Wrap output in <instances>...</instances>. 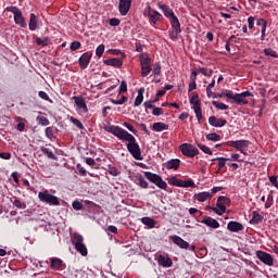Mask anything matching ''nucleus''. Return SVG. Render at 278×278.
<instances>
[{
    "instance_id": "1",
    "label": "nucleus",
    "mask_w": 278,
    "mask_h": 278,
    "mask_svg": "<svg viewBox=\"0 0 278 278\" xmlns=\"http://www.w3.org/2000/svg\"><path fill=\"white\" fill-rule=\"evenodd\" d=\"M104 130L118 138V140L128 142L126 147L130 155H132L135 160H142V151L140 150L138 142H136V137H134V135L129 134L127 130L121 128L119 126L114 125L104 126Z\"/></svg>"
},
{
    "instance_id": "2",
    "label": "nucleus",
    "mask_w": 278,
    "mask_h": 278,
    "mask_svg": "<svg viewBox=\"0 0 278 278\" xmlns=\"http://www.w3.org/2000/svg\"><path fill=\"white\" fill-rule=\"evenodd\" d=\"M157 7L163 12L164 16L168 18L173 30L176 31V34H179L181 31V23H179V18L175 15L173 9L162 2H159Z\"/></svg>"
},
{
    "instance_id": "3",
    "label": "nucleus",
    "mask_w": 278,
    "mask_h": 278,
    "mask_svg": "<svg viewBox=\"0 0 278 278\" xmlns=\"http://www.w3.org/2000/svg\"><path fill=\"white\" fill-rule=\"evenodd\" d=\"M72 242L75 245V249L80 255H88V248H86L84 243V237L77 232H75L72 237Z\"/></svg>"
},
{
    "instance_id": "4",
    "label": "nucleus",
    "mask_w": 278,
    "mask_h": 278,
    "mask_svg": "<svg viewBox=\"0 0 278 278\" xmlns=\"http://www.w3.org/2000/svg\"><path fill=\"white\" fill-rule=\"evenodd\" d=\"M140 60V66H141V77H148V75L153 71L151 67V59L149 58V54L141 53L139 55Z\"/></svg>"
},
{
    "instance_id": "5",
    "label": "nucleus",
    "mask_w": 278,
    "mask_h": 278,
    "mask_svg": "<svg viewBox=\"0 0 278 278\" xmlns=\"http://www.w3.org/2000/svg\"><path fill=\"white\" fill-rule=\"evenodd\" d=\"M38 199L41 203H46V205H60V199L51 193L46 191H40L38 193Z\"/></svg>"
},
{
    "instance_id": "6",
    "label": "nucleus",
    "mask_w": 278,
    "mask_h": 278,
    "mask_svg": "<svg viewBox=\"0 0 278 278\" xmlns=\"http://www.w3.org/2000/svg\"><path fill=\"white\" fill-rule=\"evenodd\" d=\"M7 12H11L14 15L15 25H20V27H27V22H25V17H23V12L20 11L16 7L7 8Z\"/></svg>"
},
{
    "instance_id": "7",
    "label": "nucleus",
    "mask_w": 278,
    "mask_h": 278,
    "mask_svg": "<svg viewBox=\"0 0 278 278\" xmlns=\"http://www.w3.org/2000/svg\"><path fill=\"white\" fill-rule=\"evenodd\" d=\"M179 151L185 155V157H197V155H199V149L192 143L180 144Z\"/></svg>"
},
{
    "instance_id": "8",
    "label": "nucleus",
    "mask_w": 278,
    "mask_h": 278,
    "mask_svg": "<svg viewBox=\"0 0 278 278\" xmlns=\"http://www.w3.org/2000/svg\"><path fill=\"white\" fill-rule=\"evenodd\" d=\"M146 177L147 179H149V181H151L152 184H155L157 188H160L161 190H166L168 188V185L166 184V181H164V179H162V176L157 174L146 172Z\"/></svg>"
},
{
    "instance_id": "9",
    "label": "nucleus",
    "mask_w": 278,
    "mask_h": 278,
    "mask_svg": "<svg viewBox=\"0 0 278 278\" xmlns=\"http://www.w3.org/2000/svg\"><path fill=\"white\" fill-rule=\"evenodd\" d=\"M229 204V198L227 197H219L217 199V204L215 207H212V211L215 212V214H217L218 216H223V214H225V212H227V205Z\"/></svg>"
},
{
    "instance_id": "10",
    "label": "nucleus",
    "mask_w": 278,
    "mask_h": 278,
    "mask_svg": "<svg viewBox=\"0 0 278 278\" xmlns=\"http://www.w3.org/2000/svg\"><path fill=\"white\" fill-rule=\"evenodd\" d=\"M249 144L251 142L249 140H237V141H228L227 146L237 149L243 155H247V150L249 149Z\"/></svg>"
},
{
    "instance_id": "11",
    "label": "nucleus",
    "mask_w": 278,
    "mask_h": 278,
    "mask_svg": "<svg viewBox=\"0 0 278 278\" xmlns=\"http://www.w3.org/2000/svg\"><path fill=\"white\" fill-rule=\"evenodd\" d=\"M190 103L191 105H193V112L197 116V119L201 122V119L203 118V113L201 110V102H199V96H192L190 99Z\"/></svg>"
},
{
    "instance_id": "12",
    "label": "nucleus",
    "mask_w": 278,
    "mask_h": 278,
    "mask_svg": "<svg viewBox=\"0 0 278 278\" xmlns=\"http://www.w3.org/2000/svg\"><path fill=\"white\" fill-rule=\"evenodd\" d=\"M247 97H253V93H251L250 91L236 93L235 103H237V105H247V103H249V100H247Z\"/></svg>"
},
{
    "instance_id": "13",
    "label": "nucleus",
    "mask_w": 278,
    "mask_h": 278,
    "mask_svg": "<svg viewBox=\"0 0 278 278\" xmlns=\"http://www.w3.org/2000/svg\"><path fill=\"white\" fill-rule=\"evenodd\" d=\"M256 257H258L263 262V264H266V266H273L274 264L273 255L264 251H256Z\"/></svg>"
},
{
    "instance_id": "14",
    "label": "nucleus",
    "mask_w": 278,
    "mask_h": 278,
    "mask_svg": "<svg viewBox=\"0 0 278 278\" xmlns=\"http://www.w3.org/2000/svg\"><path fill=\"white\" fill-rule=\"evenodd\" d=\"M131 1L132 0H119L118 10L122 16H127L129 10H131Z\"/></svg>"
},
{
    "instance_id": "15",
    "label": "nucleus",
    "mask_w": 278,
    "mask_h": 278,
    "mask_svg": "<svg viewBox=\"0 0 278 278\" xmlns=\"http://www.w3.org/2000/svg\"><path fill=\"white\" fill-rule=\"evenodd\" d=\"M170 240L172 242H174V244H176V247H179V249H188V247H190V243H188V241L184 240L177 235L170 236Z\"/></svg>"
},
{
    "instance_id": "16",
    "label": "nucleus",
    "mask_w": 278,
    "mask_h": 278,
    "mask_svg": "<svg viewBox=\"0 0 278 278\" xmlns=\"http://www.w3.org/2000/svg\"><path fill=\"white\" fill-rule=\"evenodd\" d=\"M157 264L159 266H163V268H170V266H173V260L168 256L160 254L157 257Z\"/></svg>"
},
{
    "instance_id": "17",
    "label": "nucleus",
    "mask_w": 278,
    "mask_h": 278,
    "mask_svg": "<svg viewBox=\"0 0 278 278\" xmlns=\"http://www.w3.org/2000/svg\"><path fill=\"white\" fill-rule=\"evenodd\" d=\"M208 124L212 127H225V125H227V119L217 118L216 116H210Z\"/></svg>"
},
{
    "instance_id": "18",
    "label": "nucleus",
    "mask_w": 278,
    "mask_h": 278,
    "mask_svg": "<svg viewBox=\"0 0 278 278\" xmlns=\"http://www.w3.org/2000/svg\"><path fill=\"white\" fill-rule=\"evenodd\" d=\"M75 105L84 114L88 112V105L86 104V100L81 97H74Z\"/></svg>"
},
{
    "instance_id": "19",
    "label": "nucleus",
    "mask_w": 278,
    "mask_h": 278,
    "mask_svg": "<svg viewBox=\"0 0 278 278\" xmlns=\"http://www.w3.org/2000/svg\"><path fill=\"white\" fill-rule=\"evenodd\" d=\"M227 229H228V231H231L232 233H238V231H242V229H244V226L238 222H229L227 224Z\"/></svg>"
},
{
    "instance_id": "20",
    "label": "nucleus",
    "mask_w": 278,
    "mask_h": 278,
    "mask_svg": "<svg viewBox=\"0 0 278 278\" xmlns=\"http://www.w3.org/2000/svg\"><path fill=\"white\" fill-rule=\"evenodd\" d=\"M181 166V161L179 159H172L165 163V168L167 170H177Z\"/></svg>"
},
{
    "instance_id": "21",
    "label": "nucleus",
    "mask_w": 278,
    "mask_h": 278,
    "mask_svg": "<svg viewBox=\"0 0 278 278\" xmlns=\"http://www.w3.org/2000/svg\"><path fill=\"white\" fill-rule=\"evenodd\" d=\"M92 58L91 53H84L80 58H79V66L80 68L85 70L88 68V64H90V59Z\"/></svg>"
},
{
    "instance_id": "22",
    "label": "nucleus",
    "mask_w": 278,
    "mask_h": 278,
    "mask_svg": "<svg viewBox=\"0 0 278 278\" xmlns=\"http://www.w3.org/2000/svg\"><path fill=\"white\" fill-rule=\"evenodd\" d=\"M256 25L258 27H261V39L266 40V27H267L268 23L264 18H258L256 21Z\"/></svg>"
},
{
    "instance_id": "23",
    "label": "nucleus",
    "mask_w": 278,
    "mask_h": 278,
    "mask_svg": "<svg viewBox=\"0 0 278 278\" xmlns=\"http://www.w3.org/2000/svg\"><path fill=\"white\" fill-rule=\"evenodd\" d=\"M194 199H195V201H199L200 203H205V201H210V199H212V193H210L207 191L195 193Z\"/></svg>"
},
{
    "instance_id": "24",
    "label": "nucleus",
    "mask_w": 278,
    "mask_h": 278,
    "mask_svg": "<svg viewBox=\"0 0 278 278\" xmlns=\"http://www.w3.org/2000/svg\"><path fill=\"white\" fill-rule=\"evenodd\" d=\"M203 225H206V227H211V229H218L220 227V224L218 220L212 218V217H205L202 219Z\"/></svg>"
},
{
    "instance_id": "25",
    "label": "nucleus",
    "mask_w": 278,
    "mask_h": 278,
    "mask_svg": "<svg viewBox=\"0 0 278 278\" xmlns=\"http://www.w3.org/2000/svg\"><path fill=\"white\" fill-rule=\"evenodd\" d=\"M143 101H144V88L141 87V88L138 89V94L135 99L134 106L135 108H140V105H142Z\"/></svg>"
},
{
    "instance_id": "26",
    "label": "nucleus",
    "mask_w": 278,
    "mask_h": 278,
    "mask_svg": "<svg viewBox=\"0 0 278 278\" xmlns=\"http://www.w3.org/2000/svg\"><path fill=\"white\" fill-rule=\"evenodd\" d=\"M104 64H106V66H115V68H119V66H123V60L117 58L108 59L104 61Z\"/></svg>"
},
{
    "instance_id": "27",
    "label": "nucleus",
    "mask_w": 278,
    "mask_h": 278,
    "mask_svg": "<svg viewBox=\"0 0 278 278\" xmlns=\"http://www.w3.org/2000/svg\"><path fill=\"white\" fill-rule=\"evenodd\" d=\"M28 27L30 31H36V29H38V16L34 13L30 14Z\"/></svg>"
},
{
    "instance_id": "28",
    "label": "nucleus",
    "mask_w": 278,
    "mask_h": 278,
    "mask_svg": "<svg viewBox=\"0 0 278 278\" xmlns=\"http://www.w3.org/2000/svg\"><path fill=\"white\" fill-rule=\"evenodd\" d=\"M141 223L146 227H149V229H154L155 225H157V222L151 217H142Z\"/></svg>"
},
{
    "instance_id": "29",
    "label": "nucleus",
    "mask_w": 278,
    "mask_h": 278,
    "mask_svg": "<svg viewBox=\"0 0 278 278\" xmlns=\"http://www.w3.org/2000/svg\"><path fill=\"white\" fill-rule=\"evenodd\" d=\"M150 23L152 25H157L159 21H162V14L155 10L152 11V14L149 17Z\"/></svg>"
},
{
    "instance_id": "30",
    "label": "nucleus",
    "mask_w": 278,
    "mask_h": 278,
    "mask_svg": "<svg viewBox=\"0 0 278 278\" xmlns=\"http://www.w3.org/2000/svg\"><path fill=\"white\" fill-rule=\"evenodd\" d=\"M137 179V186H140V188L147 189L149 188V182L144 179V177L141 176V174H137L136 176Z\"/></svg>"
},
{
    "instance_id": "31",
    "label": "nucleus",
    "mask_w": 278,
    "mask_h": 278,
    "mask_svg": "<svg viewBox=\"0 0 278 278\" xmlns=\"http://www.w3.org/2000/svg\"><path fill=\"white\" fill-rule=\"evenodd\" d=\"M153 131H166L168 129V125L162 122L154 123L152 126Z\"/></svg>"
},
{
    "instance_id": "32",
    "label": "nucleus",
    "mask_w": 278,
    "mask_h": 278,
    "mask_svg": "<svg viewBox=\"0 0 278 278\" xmlns=\"http://www.w3.org/2000/svg\"><path fill=\"white\" fill-rule=\"evenodd\" d=\"M262 220H264V217L260 213L253 212V217L251 218L250 223L252 225H260Z\"/></svg>"
},
{
    "instance_id": "33",
    "label": "nucleus",
    "mask_w": 278,
    "mask_h": 278,
    "mask_svg": "<svg viewBox=\"0 0 278 278\" xmlns=\"http://www.w3.org/2000/svg\"><path fill=\"white\" fill-rule=\"evenodd\" d=\"M14 207H17V210H26L27 208V204L21 200H18L17 198H14V200L12 201Z\"/></svg>"
},
{
    "instance_id": "34",
    "label": "nucleus",
    "mask_w": 278,
    "mask_h": 278,
    "mask_svg": "<svg viewBox=\"0 0 278 278\" xmlns=\"http://www.w3.org/2000/svg\"><path fill=\"white\" fill-rule=\"evenodd\" d=\"M206 140L211 142H220V135L216 132H211L206 135Z\"/></svg>"
},
{
    "instance_id": "35",
    "label": "nucleus",
    "mask_w": 278,
    "mask_h": 278,
    "mask_svg": "<svg viewBox=\"0 0 278 278\" xmlns=\"http://www.w3.org/2000/svg\"><path fill=\"white\" fill-rule=\"evenodd\" d=\"M42 153L47 155L49 160H58V156L51 151L49 148H42L41 149Z\"/></svg>"
},
{
    "instance_id": "36",
    "label": "nucleus",
    "mask_w": 278,
    "mask_h": 278,
    "mask_svg": "<svg viewBox=\"0 0 278 278\" xmlns=\"http://www.w3.org/2000/svg\"><path fill=\"white\" fill-rule=\"evenodd\" d=\"M108 173L112 177H118V175H121V170L112 165L108 166Z\"/></svg>"
},
{
    "instance_id": "37",
    "label": "nucleus",
    "mask_w": 278,
    "mask_h": 278,
    "mask_svg": "<svg viewBox=\"0 0 278 278\" xmlns=\"http://www.w3.org/2000/svg\"><path fill=\"white\" fill-rule=\"evenodd\" d=\"M51 267L55 268L56 270H60V268H62V260H60V258H52L51 260Z\"/></svg>"
},
{
    "instance_id": "38",
    "label": "nucleus",
    "mask_w": 278,
    "mask_h": 278,
    "mask_svg": "<svg viewBox=\"0 0 278 278\" xmlns=\"http://www.w3.org/2000/svg\"><path fill=\"white\" fill-rule=\"evenodd\" d=\"M197 147H199V149L205 153L206 155H212V150L210 149V147L203 144V143H197Z\"/></svg>"
},
{
    "instance_id": "39",
    "label": "nucleus",
    "mask_w": 278,
    "mask_h": 278,
    "mask_svg": "<svg viewBox=\"0 0 278 278\" xmlns=\"http://www.w3.org/2000/svg\"><path fill=\"white\" fill-rule=\"evenodd\" d=\"M212 105H214V108H216L217 110H229V105H227L223 102L213 101Z\"/></svg>"
},
{
    "instance_id": "40",
    "label": "nucleus",
    "mask_w": 278,
    "mask_h": 278,
    "mask_svg": "<svg viewBox=\"0 0 278 278\" xmlns=\"http://www.w3.org/2000/svg\"><path fill=\"white\" fill-rule=\"evenodd\" d=\"M179 188H194V181H192V180H180Z\"/></svg>"
},
{
    "instance_id": "41",
    "label": "nucleus",
    "mask_w": 278,
    "mask_h": 278,
    "mask_svg": "<svg viewBox=\"0 0 278 278\" xmlns=\"http://www.w3.org/2000/svg\"><path fill=\"white\" fill-rule=\"evenodd\" d=\"M127 102V97L122 96V98L119 100H114L111 99V103H113V105H123Z\"/></svg>"
},
{
    "instance_id": "42",
    "label": "nucleus",
    "mask_w": 278,
    "mask_h": 278,
    "mask_svg": "<svg viewBox=\"0 0 278 278\" xmlns=\"http://www.w3.org/2000/svg\"><path fill=\"white\" fill-rule=\"evenodd\" d=\"M218 168L220 170V168H225L227 162H231V159H227V157H218Z\"/></svg>"
},
{
    "instance_id": "43",
    "label": "nucleus",
    "mask_w": 278,
    "mask_h": 278,
    "mask_svg": "<svg viewBox=\"0 0 278 278\" xmlns=\"http://www.w3.org/2000/svg\"><path fill=\"white\" fill-rule=\"evenodd\" d=\"M71 123H73V125H75V127H77L78 129H84V124H81V121L75 118V117H71L70 118Z\"/></svg>"
},
{
    "instance_id": "44",
    "label": "nucleus",
    "mask_w": 278,
    "mask_h": 278,
    "mask_svg": "<svg viewBox=\"0 0 278 278\" xmlns=\"http://www.w3.org/2000/svg\"><path fill=\"white\" fill-rule=\"evenodd\" d=\"M73 210H76V212H79V210H84V204H81V202H79V200H75L72 203Z\"/></svg>"
},
{
    "instance_id": "45",
    "label": "nucleus",
    "mask_w": 278,
    "mask_h": 278,
    "mask_svg": "<svg viewBox=\"0 0 278 278\" xmlns=\"http://www.w3.org/2000/svg\"><path fill=\"white\" fill-rule=\"evenodd\" d=\"M104 52H105V46H104V45H100V46L97 47V49H96V55H97L98 58H101Z\"/></svg>"
},
{
    "instance_id": "46",
    "label": "nucleus",
    "mask_w": 278,
    "mask_h": 278,
    "mask_svg": "<svg viewBox=\"0 0 278 278\" xmlns=\"http://www.w3.org/2000/svg\"><path fill=\"white\" fill-rule=\"evenodd\" d=\"M76 168L78 169V175H80L81 177H86L88 175V172L86 170V168H84V166H81V164H77Z\"/></svg>"
},
{
    "instance_id": "47",
    "label": "nucleus",
    "mask_w": 278,
    "mask_h": 278,
    "mask_svg": "<svg viewBox=\"0 0 278 278\" xmlns=\"http://www.w3.org/2000/svg\"><path fill=\"white\" fill-rule=\"evenodd\" d=\"M124 127H126V129H128V131H131V134H134L135 136L138 135V130H136V128H134V125L125 122Z\"/></svg>"
},
{
    "instance_id": "48",
    "label": "nucleus",
    "mask_w": 278,
    "mask_h": 278,
    "mask_svg": "<svg viewBox=\"0 0 278 278\" xmlns=\"http://www.w3.org/2000/svg\"><path fill=\"white\" fill-rule=\"evenodd\" d=\"M37 121H39V125H42L43 127H47L49 125V118L46 116H38Z\"/></svg>"
},
{
    "instance_id": "49",
    "label": "nucleus",
    "mask_w": 278,
    "mask_h": 278,
    "mask_svg": "<svg viewBox=\"0 0 278 278\" xmlns=\"http://www.w3.org/2000/svg\"><path fill=\"white\" fill-rule=\"evenodd\" d=\"M152 114L153 116H162V114H164V109L154 106Z\"/></svg>"
},
{
    "instance_id": "50",
    "label": "nucleus",
    "mask_w": 278,
    "mask_h": 278,
    "mask_svg": "<svg viewBox=\"0 0 278 278\" xmlns=\"http://www.w3.org/2000/svg\"><path fill=\"white\" fill-rule=\"evenodd\" d=\"M152 71H153V75H161V73H162V66L160 65V63H155V64L153 65Z\"/></svg>"
},
{
    "instance_id": "51",
    "label": "nucleus",
    "mask_w": 278,
    "mask_h": 278,
    "mask_svg": "<svg viewBox=\"0 0 278 278\" xmlns=\"http://www.w3.org/2000/svg\"><path fill=\"white\" fill-rule=\"evenodd\" d=\"M264 53H265V55H270V58H278L277 51H275L270 48L265 49Z\"/></svg>"
},
{
    "instance_id": "52",
    "label": "nucleus",
    "mask_w": 278,
    "mask_h": 278,
    "mask_svg": "<svg viewBox=\"0 0 278 278\" xmlns=\"http://www.w3.org/2000/svg\"><path fill=\"white\" fill-rule=\"evenodd\" d=\"M36 43L39 46V47H47L48 45V41H47V38H40V37H37L36 38Z\"/></svg>"
},
{
    "instance_id": "53",
    "label": "nucleus",
    "mask_w": 278,
    "mask_h": 278,
    "mask_svg": "<svg viewBox=\"0 0 278 278\" xmlns=\"http://www.w3.org/2000/svg\"><path fill=\"white\" fill-rule=\"evenodd\" d=\"M152 13H153V10L151 9V5L148 4V7L143 11V16L146 18H150Z\"/></svg>"
},
{
    "instance_id": "54",
    "label": "nucleus",
    "mask_w": 278,
    "mask_h": 278,
    "mask_svg": "<svg viewBox=\"0 0 278 278\" xmlns=\"http://www.w3.org/2000/svg\"><path fill=\"white\" fill-rule=\"evenodd\" d=\"M248 27L249 29H253V27H255V17L253 16L248 17Z\"/></svg>"
},
{
    "instance_id": "55",
    "label": "nucleus",
    "mask_w": 278,
    "mask_h": 278,
    "mask_svg": "<svg viewBox=\"0 0 278 278\" xmlns=\"http://www.w3.org/2000/svg\"><path fill=\"white\" fill-rule=\"evenodd\" d=\"M109 24L111 25V27H118V25H121V20L118 18H111Z\"/></svg>"
},
{
    "instance_id": "56",
    "label": "nucleus",
    "mask_w": 278,
    "mask_h": 278,
    "mask_svg": "<svg viewBox=\"0 0 278 278\" xmlns=\"http://www.w3.org/2000/svg\"><path fill=\"white\" fill-rule=\"evenodd\" d=\"M46 136L49 138V140H53V128L47 127L46 128Z\"/></svg>"
},
{
    "instance_id": "57",
    "label": "nucleus",
    "mask_w": 278,
    "mask_h": 278,
    "mask_svg": "<svg viewBox=\"0 0 278 278\" xmlns=\"http://www.w3.org/2000/svg\"><path fill=\"white\" fill-rule=\"evenodd\" d=\"M79 47H81V43L79 41H73L71 43V51H77V49H79Z\"/></svg>"
},
{
    "instance_id": "58",
    "label": "nucleus",
    "mask_w": 278,
    "mask_h": 278,
    "mask_svg": "<svg viewBox=\"0 0 278 278\" xmlns=\"http://www.w3.org/2000/svg\"><path fill=\"white\" fill-rule=\"evenodd\" d=\"M269 181H270V184H271L274 187H276L277 190H278V177H277V176H270V177H269Z\"/></svg>"
},
{
    "instance_id": "59",
    "label": "nucleus",
    "mask_w": 278,
    "mask_h": 278,
    "mask_svg": "<svg viewBox=\"0 0 278 278\" xmlns=\"http://www.w3.org/2000/svg\"><path fill=\"white\" fill-rule=\"evenodd\" d=\"M0 157H1V160H11L12 154L10 152H1Z\"/></svg>"
},
{
    "instance_id": "60",
    "label": "nucleus",
    "mask_w": 278,
    "mask_h": 278,
    "mask_svg": "<svg viewBox=\"0 0 278 278\" xmlns=\"http://www.w3.org/2000/svg\"><path fill=\"white\" fill-rule=\"evenodd\" d=\"M169 181L172 186H177L178 188H179V185L181 184V180L177 179V177L175 176H173Z\"/></svg>"
},
{
    "instance_id": "61",
    "label": "nucleus",
    "mask_w": 278,
    "mask_h": 278,
    "mask_svg": "<svg viewBox=\"0 0 278 278\" xmlns=\"http://www.w3.org/2000/svg\"><path fill=\"white\" fill-rule=\"evenodd\" d=\"M230 157V161L232 160L233 162H244V160H240V154L238 153H232Z\"/></svg>"
},
{
    "instance_id": "62",
    "label": "nucleus",
    "mask_w": 278,
    "mask_h": 278,
    "mask_svg": "<svg viewBox=\"0 0 278 278\" xmlns=\"http://www.w3.org/2000/svg\"><path fill=\"white\" fill-rule=\"evenodd\" d=\"M224 97H227V99H232V101H236V93H233L232 91H226L224 93Z\"/></svg>"
},
{
    "instance_id": "63",
    "label": "nucleus",
    "mask_w": 278,
    "mask_h": 278,
    "mask_svg": "<svg viewBox=\"0 0 278 278\" xmlns=\"http://www.w3.org/2000/svg\"><path fill=\"white\" fill-rule=\"evenodd\" d=\"M119 92H127V83L125 80L121 81Z\"/></svg>"
},
{
    "instance_id": "64",
    "label": "nucleus",
    "mask_w": 278,
    "mask_h": 278,
    "mask_svg": "<svg viewBox=\"0 0 278 278\" xmlns=\"http://www.w3.org/2000/svg\"><path fill=\"white\" fill-rule=\"evenodd\" d=\"M40 99H43V101H49V94L45 91H39Z\"/></svg>"
}]
</instances>
